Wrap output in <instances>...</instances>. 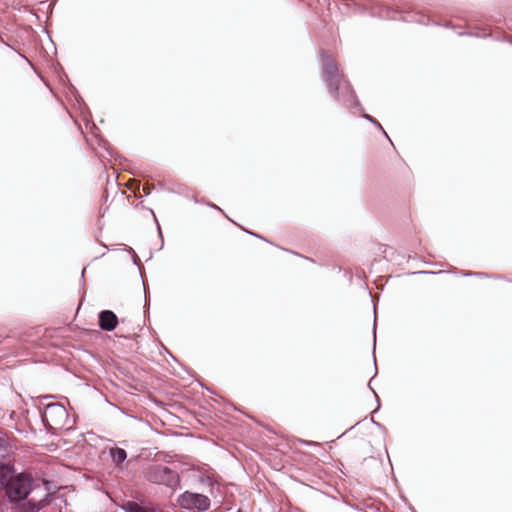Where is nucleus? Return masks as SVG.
Here are the masks:
<instances>
[{"label": "nucleus", "mask_w": 512, "mask_h": 512, "mask_svg": "<svg viewBox=\"0 0 512 512\" xmlns=\"http://www.w3.org/2000/svg\"><path fill=\"white\" fill-rule=\"evenodd\" d=\"M122 509L125 512H161L160 510L156 509H147L142 507L136 502L133 501H127L125 504H123Z\"/></svg>", "instance_id": "8"}, {"label": "nucleus", "mask_w": 512, "mask_h": 512, "mask_svg": "<svg viewBox=\"0 0 512 512\" xmlns=\"http://www.w3.org/2000/svg\"><path fill=\"white\" fill-rule=\"evenodd\" d=\"M157 474L161 482L165 483L167 486H172L178 481V475L166 466L158 467Z\"/></svg>", "instance_id": "6"}, {"label": "nucleus", "mask_w": 512, "mask_h": 512, "mask_svg": "<svg viewBox=\"0 0 512 512\" xmlns=\"http://www.w3.org/2000/svg\"><path fill=\"white\" fill-rule=\"evenodd\" d=\"M32 480L28 475L18 474L12 476L6 485V493L12 502L24 500L31 491Z\"/></svg>", "instance_id": "3"}, {"label": "nucleus", "mask_w": 512, "mask_h": 512, "mask_svg": "<svg viewBox=\"0 0 512 512\" xmlns=\"http://www.w3.org/2000/svg\"><path fill=\"white\" fill-rule=\"evenodd\" d=\"M419 274H435V272L432 271H420Z\"/></svg>", "instance_id": "12"}, {"label": "nucleus", "mask_w": 512, "mask_h": 512, "mask_svg": "<svg viewBox=\"0 0 512 512\" xmlns=\"http://www.w3.org/2000/svg\"><path fill=\"white\" fill-rule=\"evenodd\" d=\"M322 72L330 94L338 101H342L346 107L358 106L359 102L352 90L350 83L338 73L337 64L325 51L321 53Z\"/></svg>", "instance_id": "1"}, {"label": "nucleus", "mask_w": 512, "mask_h": 512, "mask_svg": "<svg viewBox=\"0 0 512 512\" xmlns=\"http://www.w3.org/2000/svg\"><path fill=\"white\" fill-rule=\"evenodd\" d=\"M99 327L104 331H112L118 324L116 314L110 310H103L99 313Z\"/></svg>", "instance_id": "5"}, {"label": "nucleus", "mask_w": 512, "mask_h": 512, "mask_svg": "<svg viewBox=\"0 0 512 512\" xmlns=\"http://www.w3.org/2000/svg\"><path fill=\"white\" fill-rule=\"evenodd\" d=\"M475 275L482 276L483 274L482 273H475Z\"/></svg>", "instance_id": "15"}, {"label": "nucleus", "mask_w": 512, "mask_h": 512, "mask_svg": "<svg viewBox=\"0 0 512 512\" xmlns=\"http://www.w3.org/2000/svg\"><path fill=\"white\" fill-rule=\"evenodd\" d=\"M250 234H251L252 236H256V237H259V238H260V236H259V235H257V234H255V233H250Z\"/></svg>", "instance_id": "14"}, {"label": "nucleus", "mask_w": 512, "mask_h": 512, "mask_svg": "<svg viewBox=\"0 0 512 512\" xmlns=\"http://www.w3.org/2000/svg\"><path fill=\"white\" fill-rule=\"evenodd\" d=\"M35 510H40L48 504L47 498L40 500L38 503H32Z\"/></svg>", "instance_id": "11"}, {"label": "nucleus", "mask_w": 512, "mask_h": 512, "mask_svg": "<svg viewBox=\"0 0 512 512\" xmlns=\"http://www.w3.org/2000/svg\"><path fill=\"white\" fill-rule=\"evenodd\" d=\"M471 275H472V273H470V272L463 273V276H471Z\"/></svg>", "instance_id": "13"}, {"label": "nucleus", "mask_w": 512, "mask_h": 512, "mask_svg": "<svg viewBox=\"0 0 512 512\" xmlns=\"http://www.w3.org/2000/svg\"><path fill=\"white\" fill-rule=\"evenodd\" d=\"M179 505L183 509H198L205 511L210 507V499L203 495L191 492H184L178 499Z\"/></svg>", "instance_id": "4"}, {"label": "nucleus", "mask_w": 512, "mask_h": 512, "mask_svg": "<svg viewBox=\"0 0 512 512\" xmlns=\"http://www.w3.org/2000/svg\"><path fill=\"white\" fill-rule=\"evenodd\" d=\"M44 426L49 429L63 428L68 421V412L60 403H49L41 411Z\"/></svg>", "instance_id": "2"}, {"label": "nucleus", "mask_w": 512, "mask_h": 512, "mask_svg": "<svg viewBox=\"0 0 512 512\" xmlns=\"http://www.w3.org/2000/svg\"><path fill=\"white\" fill-rule=\"evenodd\" d=\"M363 117L368 120L369 122L373 123L377 128H379L380 130L383 131V133L387 136V134L385 133V131L383 130V127L381 126V124L376 120L374 119L372 116L368 115V114H364Z\"/></svg>", "instance_id": "10"}, {"label": "nucleus", "mask_w": 512, "mask_h": 512, "mask_svg": "<svg viewBox=\"0 0 512 512\" xmlns=\"http://www.w3.org/2000/svg\"><path fill=\"white\" fill-rule=\"evenodd\" d=\"M14 469L9 464L0 463V489L6 487L13 476Z\"/></svg>", "instance_id": "7"}, {"label": "nucleus", "mask_w": 512, "mask_h": 512, "mask_svg": "<svg viewBox=\"0 0 512 512\" xmlns=\"http://www.w3.org/2000/svg\"><path fill=\"white\" fill-rule=\"evenodd\" d=\"M110 456L112 458L113 463L119 465L126 460L127 453L124 449L116 447L110 449Z\"/></svg>", "instance_id": "9"}]
</instances>
